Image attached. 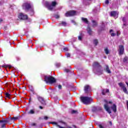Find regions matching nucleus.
<instances>
[{
  "label": "nucleus",
  "instance_id": "obj_1",
  "mask_svg": "<svg viewBox=\"0 0 128 128\" xmlns=\"http://www.w3.org/2000/svg\"><path fill=\"white\" fill-rule=\"evenodd\" d=\"M93 72L94 74L98 76H100L102 74V66L98 62H94L93 64Z\"/></svg>",
  "mask_w": 128,
  "mask_h": 128
},
{
  "label": "nucleus",
  "instance_id": "obj_2",
  "mask_svg": "<svg viewBox=\"0 0 128 128\" xmlns=\"http://www.w3.org/2000/svg\"><path fill=\"white\" fill-rule=\"evenodd\" d=\"M44 80L46 82V84H54L56 82V78L52 76H44Z\"/></svg>",
  "mask_w": 128,
  "mask_h": 128
},
{
  "label": "nucleus",
  "instance_id": "obj_3",
  "mask_svg": "<svg viewBox=\"0 0 128 128\" xmlns=\"http://www.w3.org/2000/svg\"><path fill=\"white\" fill-rule=\"evenodd\" d=\"M80 100L84 104H90L92 102V99L88 96L80 97Z\"/></svg>",
  "mask_w": 128,
  "mask_h": 128
},
{
  "label": "nucleus",
  "instance_id": "obj_4",
  "mask_svg": "<svg viewBox=\"0 0 128 128\" xmlns=\"http://www.w3.org/2000/svg\"><path fill=\"white\" fill-rule=\"evenodd\" d=\"M104 102L105 104H104V108L108 114H112V111H110V108L108 106V104H112V102H108V100H104Z\"/></svg>",
  "mask_w": 128,
  "mask_h": 128
},
{
  "label": "nucleus",
  "instance_id": "obj_5",
  "mask_svg": "<svg viewBox=\"0 0 128 128\" xmlns=\"http://www.w3.org/2000/svg\"><path fill=\"white\" fill-rule=\"evenodd\" d=\"M22 8L26 10H28L30 8L32 10V4L30 3L26 2L23 4Z\"/></svg>",
  "mask_w": 128,
  "mask_h": 128
},
{
  "label": "nucleus",
  "instance_id": "obj_6",
  "mask_svg": "<svg viewBox=\"0 0 128 128\" xmlns=\"http://www.w3.org/2000/svg\"><path fill=\"white\" fill-rule=\"evenodd\" d=\"M16 120H18V117L7 118L6 120H0V122H14Z\"/></svg>",
  "mask_w": 128,
  "mask_h": 128
},
{
  "label": "nucleus",
  "instance_id": "obj_7",
  "mask_svg": "<svg viewBox=\"0 0 128 128\" xmlns=\"http://www.w3.org/2000/svg\"><path fill=\"white\" fill-rule=\"evenodd\" d=\"M118 86H120V88H122V90H123V92H124V94H128V90L126 89V86H124V84L120 82L118 83Z\"/></svg>",
  "mask_w": 128,
  "mask_h": 128
},
{
  "label": "nucleus",
  "instance_id": "obj_8",
  "mask_svg": "<svg viewBox=\"0 0 128 128\" xmlns=\"http://www.w3.org/2000/svg\"><path fill=\"white\" fill-rule=\"evenodd\" d=\"M18 18L20 20H28V15L25 14L24 13H20L18 15Z\"/></svg>",
  "mask_w": 128,
  "mask_h": 128
},
{
  "label": "nucleus",
  "instance_id": "obj_9",
  "mask_svg": "<svg viewBox=\"0 0 128 128\" xmlns=\"http://www.w3.org/2000/svg\"><path fill=\"white\" fill-rule=\"evenodd\" d=\"M118 48V54L120 56H122L124 52V47L122 45H120Z\"/></svg>",
  "mask_w": 128,
  "mask_h": 128
},
{
  "label": "nucleus",
  "instance_id": "obj_10",
  "mask_svg": "<svg viewBox=\"0 0 128 128\" xmlns=\"http://www.w3.org/2000/svg\"><path fill=\"white\" fill-rule=\"evenodd\" d=\"M37 98L38 100L42 104V106H46V100H44V98L40 96H38Z\"/></svg>",
  "mask_w": 128,
  "mask_h": 128
},
{
  "label": "nucleus",
  "instance_id": "obj_11",
  "mask_svg": "<svg viewBox=\"0 0 128 128\" xmlns=\"http://www.w3.org/2000/svg\"><path fill=\"white\" fill-rule=\"evenodd\" d=\"M76 12L74 10H70L66 13V16H76Z\"/></svg>",
  "mask_w": 128,
  "mask_h": 128
},
{
  "label": "nucleus",
  "instance_id": "obj_12",
  "mask_svg": "<svg viewBox=\"0 0 128 128\" xmlns=\"http://www.w3.org/2000/svg\"><path fill=\"white\" fill-rule=\"evenodd\" d=\"M98 110H102V107H92V112H98Z\"/></svg>",
  "mask_w": 128,
  "mask_h": 128
},
{
  "label": "nucleus",
  "instance_id": "obj_13",
  "mask_svg": "<svg viewBox=\"0 0 128 128\" xmlns=\"http://www.w3.org/2000/svg\"><path fill=\"white\" fill-rule=\"evenodd\" d=\"M45 4L48 8V10H52L54 9V6L50 4V3L48 2H45Z\"/></svg>",
  "mask_w": 128,
  "mask_h": 128
},
{
  "label": "nucleus",
  "instance_id": "obj_14",
  "mask_svg": "<svg viewBox=\"0 0 128 128\" xmlns=\"http://www.w3.org/2000/svg\"><path fill=\"white\" fill-rule=\"evenodd\" d=\"M112 112L114 114V116H116L118 113L116 112V104H112Z\"/></svg>",
  "mask_w": 128,
  "mask_h": 128
},
{
  "label": "nucleus",
  "instance_id": "obj_15",
  "mask_svg": "<svg viewBox=\"0 0 128 128\" xmlns=\"http://www.w3.org/2000/svg\"><path fill=\"white\" fill-rule=\"evenodd\" d=\"M112 16L115 20L118 18V12L117 11H112Z\"/></svg>",
  "mask_w": 128,
  "mask_h": 128
},
{
  "label": "nucleus",
  "instance_id": "obj_16",
  "mask_svg": "<svg viewBox=\"0 0 128 128\" xmlns=\"http://www.w3.org/2000/svg\"><path fill=\"white\" fill-rule=\"evenodd\" d=\"M104 70L106 72H107V74H111L112 72L110 71V67H108V66L106 65Z\"/></svg>",
  "mask_w": 128,
  "mask_h": 128
},
{
  "label": "nucleus",
  "instance_id": "obj_17",
  "mask_svg": "<svg viewBox=\"0 0 128 128\" xmlns=\"http://www.w3.org/2000/svg\"><path fill=\"white\" fill-rule=\"evenodd\" d=\"M106 94H110V90L108 89H104L102 90V96H106Z\"/></svg>",
  "mask_w": 128,
  "mask_h": 128
},
{
  "label": "nucleus",
  "instance_id": "obj_18",
  "mask_svg": "<svg viewBox=\"0 0 128 128\" xmlns=\"http://www.w3.org/2000/svg\"><path fill=\"white\" fill-rule=\"evenodd\" d=\"M87 32H88V34L89 36H92V29L90 28V26H88Z\"/></svg>",
  "mask_w": 128,
  "mask_h": 128
},
{
  "label": "nucleus",
  "instance_id": "obj_19",
  "mask_svg": "<svg viewBox=\"0 0 128 128\" xmlns=\"http://www.w3.org/2000/svg\"><path fill=\"white\" fill-rule=\"evenodd\" d=\"M66 26V22H60L59 24H58V26Z\"/></svg>",
  "mask_w": 128,
  "mask_h": 128
},
{
  "label": "nucleus",
  "instance_id": "obj_20",
  "mask_svg": "<svg viewBox=\"0 0 128 128\" xmlns=\"http://www.w3.org/2000/svg\"><path fill=\"white\" fill-rule=\"evenodd\" d=\"M122 20L123 22V26L122 28H124V26H126V17H123L122 18Z\"/></svg>",
  "mask_w": 128,
  "mask_h": 128
},
{
  "label": "nucleus",
  "instance_id": "obj_21",
  "mask_svg": "<svg viewBox=\"0 0 128 128\" xmlns=\"http://www.w3.org/2000/svg\"><path fill=\"white\" fill-rule=\"evenodd\" d=\"M92 28L98 26V22L94 20H92Z\"/></svg>",
  "mask_w": 128,
  "mask_h": 128
},
{
  "label": "nucleus",
  "instance_id": "obj_22",
  "mask_svg": "<svg viewBox=\"0 0 128 128\" xmlns=\"http://www.w3.org/2000/svg\"><path fill=\"white\" fill-rule=\"evenodd\" d=\"M90 86L88 85H86L84 86V92L86 93L88 92V90H90Z\"/></svg>",
  "mask_w": 128,
  "mask_h": 128
},
{
  "label": "nucleus",
  "instance_id": "obj_23",
  "mask_svg": "<svg viewBox=\"0 0 128 128\" xmlns=\"http://www.w3.org/2000/svg\"><path fill=\"white\" fill-rule=\"evenodd\" d=\"M82 20L84 22H85V24H88V18H82Z\"/></svg>",
  "mask_w": 128,
  "mask_h": 128
},
{
  "label": "nucleus",
  "instance_id": "obj_24",
  "mask_svg": "<svg viewBox=\"0 0 128 128\" xmlns=\"http://www.w3.org/2000/svg\"><path fill=\"white\" fill-rule=\"evenodd\" d=\"M78 39L79 40H82V32H80V36H78Z\"/></svg>",
  "mask_w": 128,
  "mask_h": 128
},
{
  "label": "nucleus",
  "instance_id": "obj_25",
  "mask_svg": "<svg viewBox=\"0 0 128 128\" xmlns=\"http://www.w3.org/2000/svg\"><path fill=\"white\" fill-rule=\"evenodd\" d=\"M104 52L106 54H110V50L108 48H105L104 50Z\"/></svg>",
  "mask_w": 128,
  "mask_h": 128
},
{
  "label": "nucleus",
  "instance_id": "obj_26",
  "mask_svg": "<svg viewBox=\"0 0 128 128\" xmlns=\"http://www.w3.org/2000/svg\"><path fill=\"white\" fill-rule=\"evenodd\" d=\"M28 114H34V110H31L28 112Z\"/></svg>",
  "mask_w": 128,
  "mask_h": 128
},
{
  "label": "nucleus",
  "instance_id": "obj_27",
  "mask_svg": "<svg viewBox=\"0 0 128 128\" xmlns=\"http://www.w3.org/2000/svg\"><path fill=\"white\" fill-rule=\"evenodd\" d=\"M94 44H95V46H98V40L95 39L94 40Z\"/></svg>",
  "mask_w": 128,
  "mask_h": 128
},
{
  "label": "nucleus",
  "instance_id": "obj_28",
  "mask_svg": "<svg viewBox=\"0 0 128 128\" xmlns=\"http://www.w3.org/2000/svg\"><path fill=\"white\" fill-rule=\"evenodd\" d=\"M51 5L52 6H56V2H52Z\"/></svg>",
  "mask_w": 128,
  "mask_h": 128
},
{
  "label": "nucleus",
  "instance_id": "obj_29",
  "mask_svg": "<svg viewBox=\"0 0 128 128\" xmlns=\"http://www.w3.org/2000/svg\"><path fill=\"white\" fill-rule=\"evenodd\" d=\"M5 96H6V98H10V94L8 92H6L5 94Z\"/></svg>",
  "mask_w": 128,
  "mask_h": 128
},
{
  "label": "nucleus",
  "instance_id": "obj_30",
  "mask_svg": "<svg viewBox=\"0 0 128 128\" xmlns=\"http://www.w3.org/2000/svg\"><path fill=\"white\" fill-rule=\"evenodd\" d=\"M3 124H2L1 125V128H6V124H8V122H2Z\"/></svg>",
  "mask_w": 128,
  "mask_h": 128
},
{
  "label": "nucleus",
  "instance_id": "obj_31",
  "mask_svg": "<svg viewBox=\"0 0 128 128\" xmlns=\"http://www.w3.org/2000/svg\"><path fill=\"white\" fill-rule=\"evenodd\" d=\"M34 9L32 8V9H31V10H30V16H34Z\"/></svg>",
  "mask_w": 128,
  "mask_h": 128
},
{
  "label": "nucleus",
  "instance_id": "obj_32",
  "mask_svg": "<svg viewBox=\"0 0 128 128\" xmlns=\"http://www.w3.org/2000/svg\"><path fill=\"white\" fill-rule=\"evenodd\" d=\"M56 68H60V63H56Z\"/></svg>",
  "mask_w": 128,
  "mask_h": 128
},
{
  "label": "nucleus",
  "instance_id": "obj_33",
  "mask_svg": "<svg viewBox=\"0 0 128 128\" xmlns=\"http://www.w3.org/2000/svg\"><path fill=\"white\" fill-rule=\"evenodd\" d=\"M76 112H78V111L75 110H72L71 111V113H72V114H76Z\"/></svg>",
  "mask_w": 128,
  "mask_h": 128
},
{
  "label": "nucleus",
  "instance_id": "obj_34",
  "mask_svg": "<svg viewBox=\"0 0 128 128\" xmlns=\"http://www.w3.org/2000/svg\"><path fill=\"white\" fill-rule=\"evenodd\" d=\"M116 34L117 36H120V31H117Z\"/></svg>",
  "mask_w": 128,
  "mask_h": 128
},
{
  "label": "nucleus",
  "instance_id": "obj_35",
  "mask_svg": "<svg viewBox=\"0 0 128 128\" xmlns=\"http://www.w3.org/2000/svg\"><path fill=\"white\" fill-rule=\"evenodd\" d=\"M64 50L65 52H68V48H64Z\"/></svg>",
  "mask_w": 128,
  "mask_h": 128
},
{
  "label": "nucleus",
  "instance_id": "obj_36",
  "mask_svg": "<svg viewBox=\"0 0 128 128\" xmlns=\"http://www.w3.org/2000/svg\"><path fill=\"white\" fill-rule=\"evenodd\" d=\"M54 18H60V16L58 14H56L54 16Z\"/></svg>",
  "mask_w": 128,
  "mask_h": 128
},
{
  "label": "nucleus",
  "instance_id": "obj_37",
  "mask_svg": "<svg viewBox=\"0 0 128 128\" xmlns=\"http://www.w3.org/2000/svg\"><path fill=\"white\" fill-rule=\"evenodd\" d=\"M66 56H67V58H70V54L69 53L66 54Z\"/></svg>",
  "mask_w": 128,
  "mask_h": 128
},
{
  "label": "nucleus",
  "instance_id": "obj_38",
  "mask_svg": "<svg viewBox=\"0 0 128 128\" xmlns=\"http://www.w3.org/2000/svg\"><path fill=\"white\" fill-rule=\"evenodd\" d=\"M109 3H110V1H108V0H106L105 1L106 4H108Z\"/></svg>",
  "mask_w": 128,
  "mask_h": 128
},
{
  "label": "nucleus",
  "instance_id": "obj_39",
  "mask_svg": "<svg viewBox=\"0 0 128 128\" xmlns=\"http://www.w3.org/2000/svg\"><path fill=\"white\" fill-rule=\"evenodd\" d=\"M64 72H70V70L68 69H65Z\"/></svg>",
  "mask_w": 128,
  "mask_h": 128
},
{
  "label": "nucleus",
  "instance_id": "obj_40",
  "mask_svg": "<svg viewBox=\"0 0 128 128\" xmlns=\"http://www.w3.org/2000/svg\"><path fill=\"white\" fill-rule=\"evenodd\" d=\"M62 85L59 84L58 86V88H59V90H62Z\"/></svg>",
  "mask_w": 128,
  "mask_h": 128
},
{
  "label": "nucleus",
  "instance_id": "obj_41",
  "mask_svg": "<svg viewBox=\"0 0 128 128\" xmlns=\"http://www.w3.org/2000/svg\"><path fill=\"white\" fill-rule=\"evenodd\" d=\"M99 128H104V126H102V125L101 124H100L99 125Z\"/></svg>",
  "mask_w": 128,
  "mask_h": 128
},
{
  "label": "nucleus",
  "instance_id": "obj_42",
  "mask_svg": "<svg viewBox=\"0 0 128 128\" xmlns=\"http://www.w3.org/2000/svg\"><path fill=\"white\" fill-rule=\"evenodd\" d=\"M112 30H110V33L111 36H112Z\"/></svg>",
  "mask_w": 128,
  "mask_h": 128
},
{
  "label": "nucleus",
  "instance_id": "obj_43",
  "mask_svg": "<svg viewBox=\"0 0 128 128\" xmlns=\"http://www.w3.org/2000/svg\"><path fill=\"white\" fill-rule=\"evenodd\" d=\"M48 117L45 116L44 117V120H48Z\"/></svg>",
  "mask_w": 128,
  "mask_h": 128
},
{
  "label": "nucleus",
  "instance_id": "obj_44",
  "mask_svg": "<svg viewBox=\"0 0 128 128\" xmlns=\"http://www.w3.org/2000/svg\"><path fill=\"white\" fill-rule=\"evenodd\" d=\"M2 68H8L7 65H2Z\"/></svg>",
  "mask_w": 128,
  "mask_h": 128
},
{
  "label": "nucleus",
  "instance_id": "obj_45",
  "mask_svg": "<svg viewBox=\"0 0 128 128\" xmlns=\"http://www.w3.org/2000/svg\"><path fill=\"white\" fill-rule=\"evenodd\" d=\"M71 22H72V24H76V22H74V20H72Z\"/></svg>",
  "mask_w": 128,
  "mask_h": 128
},
{
  "label": "nucleus",
  "instance_id": "obj_46",
  "mask_svg": "<svg viewBox=\"0 0 128 128\" xmlns=\"http://www.w3.org/2000/svg\"><path fill=\"white\" fill-rule=\"evenodd\" d=\"M110 16H112V11H111L110 12Z\"/></svg>",
  "mask_w": 128,
  "mask_h": 128
},
{
  "label": "nucleus",
  "instance_id": "obj_47",
  "mask_svg": "<svg viewBox=\"0 0 128 128\" xmlns=\"http://www.w3.org/2000/svg\"><path fill=\"white\" fill-rule=\"evenodd\" d=\"M109 124L110 126H112V121H110L109 122Z\"/></svg>",
  "mask_w": 128,
  "mask_h": 128
},
{
  "label": "nucleus",
  "instance_id": "obj_48",
  "mask_svg": "<svg viewBox=\"0 0 128 128\" xmlns=\"http://www.w3.org/2000/svg\"><path fill=\"white\" fill-rule=\"evenodd\" d=\"M116 36V34L112 33V36Z\"/></svg>",
  "mask_w": 128,
  "mask_h": 128
},
{
  "label": "nucleus",
  "instance_id": "obj_49",
  "mask_svg": "<svg viewBox=\"0 0 128 128\" xmlns=\"http://www.w3.org/2000/svg\"><path fill=\"white\" fill-rule=\"evenodd\" d=\"M2 19L0 18V24H2Z\"/></svg>",
  "mask_w": 128,
  "mask_h": 128
},
{
  "label": "nucleus",
  "instance_id": "obj_50",
  "mask_svg": "<svg viewBox=\"0 0 128 128\" xmlns=\"http://www.w3.org/2000/svg\"><path fill=\"white\" fill-rule=\"evenodd\" d=\"M39 108H40V110H42L43 108L42 106H40Z\"/></svg>",
  "mask_w": 128,
  "mask_h": 128
},
{
  "label": "nucleus",
  "instance_id": "obj_51",
  "mask_svg": "<svg viewBox=\"0 0 128 128\" xmlns=\"http://www.w3.org/2000/svg\"><path fill=\"white\" fill-rule=\"evenodd\" d=\"M127 60L126 58H124V62H126Z\"/></svg>",
  "mask_w": 128,
  "mask_h": 128
},
{
  "label": "nucleus",
  "instance_id": "obj_52",
  "mask_svg": "<svg viewBox=\"0 0 128 128\" xmlns=\"http://www.w3.org/2000/svg\"><path fill=\"white\" fill-rule=\"evenodd\" d=\"M36 123H33L32 124V126H36Z\"/></svg>",
  "mask_w": 128,
  "mask_h": 128
},
{
  "label": "nucleus",
  "instance_id": "obj_53",
  "mask_svg": "<svg viewBox=\"0 0 128 128\" xmlns=\"http://www.w3.org/2000/svg\"><path fill=\"white\" fill-rule=\"evenodd\" d=\"M104 28H102V29L101 30H104Z\"/></svg>",
  "mask_w": 128,
  "mask_h": 128
},
{
  "label": "nucleus",
  "instance_id": "obj_54",
  "mask_svg": "<svg viewBox=\"0 0 128 128\" xmlns=\"http://www.w3.org/2000/svg\"><path fill=\"white\" fill-rule=\"evenodd\" d=\"M62 124H66V123L64 122H62Z\"/></svg>",
  "mask_w": 128,
  "mask_h": 128
},
{
  "label": "nucleus",
  "instance_id": "obj_55",
  "mask_svg": "<svg viewBox=\"0 0 128 128\" xmlns=\"http://www.w3.org/2000/svg\"><path fill=\"white\" fill-rule=\"evenodd\" d=\"M104 23H102V26H104Z\"/></svg>",
  "mask_w": 128,
  "mask_h": 128
},
{
  "label": "nucleus",
  "instance_id": "obj_56",
  "mask_svg": "<svg viewBox=\"0 0 128 128\" xmlns=\"http://www.w3.org/2000/svg\"><path fill=\"white\" fill-rule=\"evenodd\" d=\"M20 58H18V60H20Z\"/></svg>",
  "mask_w": 128,
  "mask_h": 128
},
{
  "label": "nucleus",
  "instance_id": "obj_57",
  "mask_svg": "<svg viewBox=\"0 0 128 128\" xmlns=\"http://www.w3.org/2000/svg\"><path fill=\"white\" fill-rule=\"evenodd\" d=\"M112 108V106H111Z\"/></svg>",
  "mask_w": 128,
  "mask_h": 128
},
{
  "label": "nucleus",
  "instance_id": "obj_58",
  "mask_svg": "<svg viewBox=\"0 0 128 128\" xmlns=\"http://www.w3.org/2000/svg\"><path fill=\"white\" fill-rule=\"evenodd\" d=\"M94 10H96V9H94Z\"/></svg>",
  "mask_w": 128,
  "mask_h": 128
}]
</instances>
